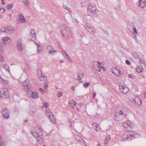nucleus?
Masks as SVG:
<instances>
[{"mask_svg": "<svg viewBox=\"0 0 146 146\" xmlns=\"http://www.w3.org/2000/svg\"><path fill=\"white\" fill-rule=\"evenodd\" d=\"M27 91V96L31 98V93L33 92L31 91L30 90H26Z\"/></svg>", "mask_w": 146, "mask_h": 146, "instance_id": "nucleus-28", "label": "nucleus"}, {"mask_svg": "<svg viewBox=\"0 0 146 146\" xmlns=\"http://www.w3.org/2000/svg\"><path fill=\"white\" fill-rule=\"evenodd\" d=\"M71 88L72 90H73V91H74L75 89L74 88V86H72L71 87Z\"/></svg>", "mask_w": 146, "mask_h": 146, "instance_id": "nucleus-64", "label": "nucleus"}, {"mask_svg": "<svg viewBox=\"0 0 146 146\" xmlns=\"http://www.w3.org/2000/svg\"><path fill=\"white\" fill-rule=\"evenodd\" d=\"M121 89H119L120 92L123 94L127 93L129 91V90L128 88L124 86Z\"/></svg>", "mask_w": 146, "mask_h": 146, "instance_id": "nucleus-12", "label": "nucleus"}, {"mask_svg": "<svg viewBox=\"0 0 146 146\" xmlns=\"http://www.w3.org/2000/svg\"><path fill=\"white\" fill-rule=\"evenodd\" d=\"M4 0H1V1L2 2V5H4L5 4V3L4 2Z\"/></svg>", "mask_w": 146, "mask_h": 146, "instance_id": "nucleus-63", "label": "nucleus"}, {"mask_svg": "<svg viewBox=\"0 0 146 146\" xmlns=\"http://www.w3.org/2000/svg\"><path fill=\"white\" fill-rule=\"evenodd\" d=\"M3 49L0 45V61L2 62L4 61V59L3 58V57L1 55V54L3 53Z\"/></svg>", "mask_w": 146, "mask_h": 146, "instance_id": "nucleus-20", "label": "nucleus"}, {"mask_svg": "<svg viewBox=\"0 0 146 146\" xmlns=\"http://www.w3.org/2000/svg\"><path fill=\"white\" fill-rule=\"evenodd\" d=\"M62 53L64 56L66 57L68 61H70L71 60V59L66 51L64 50H62Z\"/></svg>", "mask_w": 146, "mask_h": 146, "instance_id": "nucleus-19", "label": "nucleus"}, {"mask_svg": "<svg viewBox=\"0 0 146 146\" xmlns=\"http://www.w3.org/2000/svg\"><path fill=\"white\" fill-rule=\"evenodd\" d=\"M96 95V93L95 92H93V98L94 99V98L95 97V96Z\"/></svg>", "mask_w": 146, "mask_h": 146, "instance_id": "nucleus-57", "label": "nucleus"}, {"mask_svg": "<svg viewBox=\"0 0 146 146\" xmlns=\"http://www.w3.org/2000/svg\"><path fill=\"white\" fill-rule=\"evenodd\" d=\"M19 19L21 23H27L25 17L22 15H19Z\"/></svg>", "mask_w": 146, "mask_h": 146, "instance_id": "nucleus-15", "label": "nucleus"}, {"mask_svg": "<svg viewBox=\"0 0 146 146\" xmlns=\"http://www.w3.org/2000/svg\"><path fill=\"white\" fill-rule=\"evenodd\" d=\"M84 27L86 30L91 34L94 35L96 33V30L89 23H87L85 24Z\"/></svg>", "mask_w": 146, "mask_h": 146, "instance_id": "nucleus-6", "label": "nucleus"}, {"mask_svg": "<svg viewBox=\"0 0 146 146\" xmlns=\"http://www.w3.org/2000/svg\"><path fill=\"white\" fill-rule=\"evenodd\" d=\"M22 39L19 38L17 40V48L18 50L19 51H22L24 48L23 46V44L21 42Z\"/></svg>", "mask_w": 146, "mask_h": 146, "instance_id": "nucleus-8", "label": "nucleus"}, {"mask_svg": "<svg viewBox=\"0 0 146 146\" xmlns=\"http://www.w3.org/2000/svg\"><path fill=\"white\" fill-rule=\"evenodd\" d=\"M133 29L134 32L135 34H137L138 35V33L136 28L135 27H134L133 28Z\"/></svg>", "mask_w": 146, "mask_h": 146, "instance_id": "nucleus-50", "label": "nucleus"}, {"mask_svg": "<svg viewBox=\"0 0 146 146\" xmlns=\"http://www.w3.org/2000/svg\"><path fill=\"white\" fill-rule=\"evenodd\" d=\"M30 34L31 35L33 38H34L35 39L36 38V36L35 34V32L34 30H31Z\"/></svg>", "mask_w": 146, "mask_h": 146, "instance_id": "nucleus-24", "label": "nucleus"}, {"mask_svg": "<svg viewBox=\"0 0 146 146\" xmlns=\"http://www.w3.org/2000/svg\"><path fill=\"white\" fill-rule=\"evenodd\" d=\"M99 127V126L98 124V126H97L96 127H95L97 131H99V129H100V128H98Z\"/></svg>", "mask_w": 146, "mask_h": 146, "instance_id": "nucleus-54", "label": "nucleus"}, {"mask_svg": "<svg viewBox=\"0 0 146 146\" xmlns=\"http://www.w3.org/2000/svg\"><path fill=\"white\" fill-rule=\"evenodd\" d=\"M46 114L50 121L52 123L55 124L56 123V120L55 117L49 109H46Z\"/></svg>", "mask_w": 146, "mask_h": 146, "instance_id": "nucleus-5", "label": "nucleus"}, {"mask_svg": "<svg viewBox=\"0 0 146 146\" xmlns=\"http://www.w3.org/2000/svg\"><path fill=\"white\" fill-rule=\"evenodd\" d=\"M130 134L129 135L130 136H131V137H135V136H134L136 134V133L135 132H133L132 134L131 133V134Z\"/></svg>", "mask_w": 146, "mask_h": 146, "instance_id": "nucleus-47", "label": "nucleus"}, {"mask_svg": "<svg viewBox=\"0 0 146 146\" xmlns=\"http://www.w3.org/2000/svg\"><path fill=\"white\" fill-rule=\"evenodd\" d=\"M64 8L67 11L70 12V9L66 5H63Z\"/></svg>", "mask_w": 146, "mask_h": 146, "instance_id": "nucleus-35", "label": "nucleus"}, {"mask_svg": "<svg viewBox=\"0 0 146 146\" xmlns=\"http://www.w3.org/2000/svg\"><path fill=\"white\" fill-rule=\"evenodd\" d=\"M103 32L104 34L106 35H108L109 33L108 32L105 31H103Z\"/></svg>", "mask_w": 146, "mask_h": 146, "instance_id": "nucleus-59", "label": "nucleus"}, {"mask_svg": "<svg viewBox=\"0 0 146 146\" xmlns=\"http://www.w3.org/2000/svg\"><path fill=\"white\" fill-rule=\"evenodd\" d=\"M31 93V98L33 99H36L38 97V95L36 92H33Z\"/></svg>", "mask_w": 146, "mask_h": 146, "instance_id": "nucleus-22", "label": "nucleus"}, {"mask_svg": "<svg viewBox=\"0 0 146 146\" xmlns=\"http://www.w3.org/2000/svg\"><path fill=\"white\" fill-rule=\"evenodd\" d=\"M60 29L62 36L65 38L68 39L72 37V33L66 26H61L60 27Z\"/></svg>", "mask_w": 146, "mask_h": 146, "instance_id": "nucleus-1", "label": "nucleus"}, {"mask_svg": "<svg viewBox=\"0 0 146 146\" xmlns=\"http://www.w3.org/2000/svg\"><path fill=\"white\" fill-rule=\"evenodd\" d=\"M90 82H86L84 83L83 84V86L85 88H87L90 85Z\"/></svg>", "mask_w": 146, "mask_h": 146, "instance_id": "nucleus-32", "label": "nucleus"}, {"mask_svg": "<svg viewBox=\"0 0 146 146\" xmlns=\"http://www.w3.org/2000/svg\"><path fill=\"white\" fill-rule=\"evenodd\" d=\"M126 109H122L119 111L118 113H116L115 115V119L116 121H121L126 118Z\"/></svg>", "mask_w": 146, "mask_h": 146, "instance_id": "nucleus-2", "label": "nucleus"}, {"mask_svg": "<svg viewBox=\"0 0 146 146\" xmlns=\"http://www.w3.org/2000/svg\"><path fill=\"white\" fill-rule=\"evenodd\" d=\"M129 124H128L125 122H123L122 123V125L125 128L126 127H128Z\"/></svg>", "mask_w": 146, "mask_h": 146, "instance_id": "nucleus-38", "label": "nucleus"}, {"mask_svg": "<svg viewBox=\"0 0 146 146\" xmlns=\"http://www.w3.org/2000/svg\"><path fill=\"white\" fill-rule=\"evenodd\" d=\"M0 146H5V144L3 142H0Z\"/></svg>", "mask_w": 146, "mask_h": 146, "instance_id": "nucleus-52", "label": "nucleus"}, {"mask_svg": "<svg viewBox=\"0 0 146 146\" xmlns=\"http://www.w3.org/2000/svg\"><path fill=\"white\" fill-rule=\"evenodd\" d=\"M128 127H126V130L127 131H130L131 130L132 128L133 127V126L131 125L130 124H129Z\"/></svg>", "mask_w": 146, "mask_h": 146, "instance_id": "nucleus-27", "label": "nucleus"}, {"mask_svg": "<svg viewBox=\"0 0 146 146\" xmlns=\"http://www.w3.org/2000/svg\"><path fill=\"white\" fill-rule=\"evenodd\" d=\"M41 51V50H40V49H39V48H37V53L38 54H39Z\"/></svg>", "mask_w": 146, "mask_h": 146, "instance_id": "nucleus-58", "label": "nucleus"}, {"mask_svg": "<svg viewBox=\"0 0 146 146\" xmlns=\"http://www.w3.org/2000/svg\"><path fill=\"white\" fill-rule=\"evenodd\" d=\"M48 81H45L44 82V85H48Z\"/></svg>", "mask_w": 146, "mask_h": 146, "instance_id": "nucleus-56", "label": "nucleus"}, {"mask_svg": "<svg viewBox=\"0 0 146 146\" xmlns=\"http://www.w3.org/2000/svg\"><path fill=\"white\" fill-rule=\"evenodd\" d=\"M47 48L48 51L49 53V54H51L53 52H56V51L54 50V48L52 46H48L47 47Z\"/></svg>", "mask_w": 146, "mask_h": 146, "instance_id": "nucleus-14", "label": "nucleus"}, {"mask_svg": "<svg viewBox=\"0 0 146 146\" xmlns=\"http://www.w3.org/2000/svg\"><path fill=\"white\" fill-rule=\"evenodd\" d=\"M111 72L113 74L118 77H120L121 76V71L116 67L114 68L113 71H112L111 70Z\"/></svg>", "mask_w": 146, "mask_h": 146, "instance_id": "nucleus-10", "label": "nucleus"}, {"mask_svg": "<svg viewBox=\"0 0 146 146\" xmlns=\"http://www.w3.org/2000/svg\"><path fill=\"white\" fill-rule=\"evenodd\" d=\"M36 139L37 141L39 143H41L43 141V139L39 136Z\"/></svg>", "mask_w": 146, "mask_h": 146, "instance_id": "nucleus-29", "label": "nucleus"}, {"mask_svg": "<svg viewBox=\"0 0 146 146\" xmlns=\"http://www.w3.org/2000/svg\"><path fill=\"white\" fill-rule=\"evenodd\" d=\"M37 72L38 74H42V70L40 69H38L37 70Z\"/></svg>", "mask_w": 146, "mask_h": 146, "instance_id": "nucleus-55", "label": "nucleus"}, {"mask_svg": "<svg viewBox=\"0 0 146 146\" xmlns=\"http://www.w3.org/2000/svg\"><path fill=\"white\" fill-rule=\"evenodd\" d=\"M23 2L26 7H28L29 6V2L27 0H24Z\"/></svg>", "mask_w": 146, "mask_h": 146, "instance_id": "nucleus-37", "label": "nucleus"}, {"mask_svg": "<svg viewBox=\"0 0 146 146\" xmlns=\"http://www.w3.org/2000/svg\"><path fill=\"white\" fill-rule=\"evenodd\" d=\"M84 76V73L81 74L79 72L77 73V76L79 78H77V80L79 82L81 80V79Z\"/></svg>", "mask_w": 146, "mask_h": 146, "instance_id": "nucleus-23", "label": "nucleus"}, {"mask_svg": "<svg viewBox=\"0 0 146 146\" xmlns=\"http://www.w3.org/2000/svg\"><path fill=\"white\" fill-rule=\"evenodd\" d=\"M97 8L96 6L91 5L88 6L87 8L88 15L91 17H93L96 13Z\"/></svg>", "mask_w": 146, "mask_h": 146, "instance_id": "nucleus-3", "label": "nucleus"}, {"mask_svg": "<svg viewBox=\"0 0 146 146\" xmlns=\"http://www.w3.org/2000/svg\"><path fill=\"white\" fill-rule=\"evenodd\" d=\"M125 62L127 65H129L131 64L130 62L128 60H125Z\"/></svg>", "mask_w": 146, "mask_h": 146, "instance_id": "nucleus-53", "label": "nucleus"}, {"mask_svg": "<svg viewBox=\"0 0 146 146\" xmlns=\"http://www.w3.org/2000/svg\"><path fill=\"white\" fill-rule=\"evenodd\" d=\"M141 67H137L136 68V71H137L139 73H140L142 72V70L141 68Z\"/></svg>", "mask_w": 146, "mask_h": 146, "instance_id": "nucleus-40", "label": "nucleus"}, {"mask_svg": "<svg viewBox=\"0 0 146 146\" xmlns=\"http://www.w3.org/2000/svg\"><path fill=\"white\" fill-rule=\"evenodd\" d=\"M2 113L3 116L5 118L8 119L9 118L10 113L8 109L5 108V110H3Z\"/></svg>", "mask_w": 146, "mask_h": 146, "instance_id": "nucleus-9", "label": "nucleus"}, {"mask_svg": "<svg viewBox=\"0 0 146 146\" xmlns=\"http://www.w3.org/2000/svg\"><path fill=\"white\" fill-rule=\"evenodd\" d=\"M118 85L119 86V90L120 89H121L123 86L124 85H123V84L119 82L118 83Z\"/></svg>", "mask_w": 146, "mask_h": 146, "instance_id": "nucleus-34", "label": "nucleus"}, {"mask_svg": "<svg viewBox=\"0 0 146 146\" xmlns=\"http://www.w3.org/2000/svg\"><path fill=\"white\" fill-rule=\"evenodd\" d=\"M76 138H77V139H76V140L77 141H79L80 140V139H81L80 137L78 135H76Z\"/></svg>", "mask_w": 146, "mask_h": 146, "instance_id": "nucleus-49", "label": "nucleus"}, {"mask_svg": "<svg viewBox=\"0 0 146 146\" xmlns=\"http://www.w3.org/2000/svg\"><path fill=\"white\" fill-rule=\"evenodd\" d=\"M92 125L93 127L95 128V127H96L97 126H98V124L96 123H94Z\"/></svg>", "mask_w": 146, "mask_h": 146, "instance_id": "nucleus-51", "label": "nucleus"}, {"mask_svg": "<svg viewBox=\"0 0 146 146\" xmlns=\"http://www.w3.org/2000/svg\"><path fill=\"white\" fill-rule=\"evenodd\" d=\"M128 77L130 78H133V77L132 75L131 74H129L128 75Z\"/></svg>", "mask_w": 146, "mask_h": 146, "instance_id": "nucleus-61", "label": "nucleus"}, {"mask_svg": "<svg viewBox=\"0 0 146 146\" xmlns=\"http://www.w3.org/2000/svg\"><path fill=\"white\" fill-rule=\"evenodd\" d=\"M23 85L24 87L25 90H30L31 88V84L29 83V81L27 79L23 82Z\"/></svg>", "mask_w": 146, "mask_h": 146, "instance_id": "nucleus-7", "label": "nucleus"}, {"mask_svg": "<svg viewBox=\"0 0 146 146\" xmlns=\"http://www.w3.org/2000/svg\"><path fill=\"white\" fill-rule=\"evenodd\" d=\"M129 138V137H128L127 135H124L123 136L122 139L123 140L125 141L127 139H128L129 140V139H128Z\"/></svg>", "mask_w": 146, "mask_h": 146, "instance_id": "nucleus-36", "label": "nucleus"}, {"mask_svg": "<svg viewBox=\"0 0 146 146\" xmlns=\"http://www.w3.org/2000/svg\"><path fill=\"white\" fill-rule=\"evenodd\" d=\"M139 60L140 63L143 64L145 62L143 59L139 58Z\"/></svg>", "mask_w": 146, "mask_h": 146, "instance_id": "nucleus-45", "label": "nucleus"}, {"mask_svg": "<svg viewBox=\"0 0 146 146\" xmlns=\"http://www.w3.org/2000/svg\"><path fill=\"white\" fill-rule=\"evenodd\" d=\"M36 111V110L35 108H33L31 109H30V112L31 113H32L33 114L35 113Z\"/></svg>", "mask_w": 146, "mask_h": 146, "instance_id": "nucleus-33", "label": "nucleus"}, {"mask_svg": "<svg viewBox=\"0 0 146 146\" xmlns=\"http://www.w3.org/2000/svg\"><path fill=\"white\" fill-rule=\"evenodd\" d=\"M96 69L98 71L100 72L101 69V66L99 65H97Z\"/></svg>", "mask_w": 146, "mask_h": 146, "instance_id": "nucleus-39", "label": "nucleus"}, {"mask_svg": "<svg viewBox=\"0 0 146 146\" xmlns=\"http://www.w3.org/2000/svg\"><path fill=\"white\" fill-rule=\"evenodd\" d=\"M39 132H31V134H32L34 137L36 139L40 136L42 134V131L40 129H39Z\"/></svg>", "mask_w": 146, "mask_h": 146, "instance_id": "nucleus-11", "label": "nucleus"}, {"mask_svg": "<svg viewBox=\"0 0 146 146\" xmlns=\"http://www.w3.org/2000/svg\"><path fill=\"white\" fill-rule=\"evenodd\" d=\"M101 68L104 71H105L106 70V68L104 67L101 66Z\"/></svg>", "mask_w": 146, "mask_h": 146, "instance_id": "nucleus-60", "label": "nucleus"}, {"mask_svg": "<svg viewBox=\"0 0 146 146\" xmlns=\"http://www.w3.org/2000/svg\"><path fill=\"white\" fill-rule=\"evenodd\" d=\"M48 87V85H44V88L45 89H46Z\"/></svg>", "mask_w": 146, "mask_h": 146, "instance_id": "nucleus-62", "label": "nucleus"}, {"mask_svg": "<svg viewBox=\"0 0 146 146\" xmlns=\"http://www.w3.org/2000/svg\"><path fill=\"white\" fill-rule=\"evenodd\" d=\"M133 56L135 58H139V55L136 54H133Z\"/></svg>", "mask_w": 146, "mask_h": 146, "instance_id": "nucleus-46", "label": "nucleus"}, {"mask_svg": "<svg viewBox=\"0 0 146 146\" xmlns=\"http://www.w3.org/2000/svg\"><path fill=\"white\" fill-rule=\"evenodd\" d=\"M5 11V8H0V13H3Z\"/></svg>", "mask_w": 146, "mask_h": 146, "instance_id": "nucleus-43", "label": "nucleus"}, {"mask_svg": "<svg viewBox=\"0 0 146 146\" xmlns=\"http://www.w3.org/2000/svg\"><path fill=\"white\" fill-rule=\"evenodd\" d=\"M139 5V7H140L141 8H143L146 7V2L144 1L143 0H139L138 2Z\"/></svg>", "mask_w": 146, "mask_h": 146, "instance_id": "nucleus-13", "label": "nucleus"}, {"mask_svg": "<svg viewBox=\"0 0 146 146\" xmlns=\"http://www.w3.org/2000/svg\"><path fill=\"white\" fill-rule=\"evenodd\" d=\"M44 106L46 108L49 106L47 102H46L44 103H43Z\"/></svg>", "mask_w": 146, "mask_h": 146, "instance_id": "nucleus-48", "label": "nucleus"}, {"mask_svg": "<svg viewBox=\"0 0 146 146\" xmlns=\"http://www.w3.org/2000/svg\"><path fill=\"white\" fill-rule=\"evenodd\" d=\"M110 140V136L108 135L105 139V146H107V144L108 143V141Z\"/></svg>", "mask_w": 146, "mask_h": 146, "instance_id": "nucleus-25", "label": "nucleus"}, {"mask_svg": "<svg viewBox=\"0 0 146 146\" xmlns=\"http://www.w3.org/2000/svg\"><path fill=\"white\" fill-rule=\"evenodd\" d=\"M75 102L73 100H71L70 102V105L71 106H75Z\"/></svg>", "mask_w": 146, "mask_h": 146, "instance_id": "nucleus-31", "label": "nucleus"}, {"mask_svg": "<svg viewBox=\"0 0 146 146\" xmlns=\"http://www.w3.org/2000/svg\"><path fill=\"white\" fill-rule=\"evenodd\" d=\"M133 102L139 105H140L141 103V100L138 97H135V98L133 99Z\"/></svg>", "mask_w": 146, "mask_h": 146, "instance_id": "nucleus-16", "label": "nucleus"}, {"mask_svg": "<svg viewBox=\"0 0 146 146\" xmlns=\"http://www.w3.org/2000/svg\"><path fill=\"white\" fill-rule=\"evenodd\" d=\"M38 79L41 81H43L47 80V78L44 76L42 75V74H38Z\"/></svg>", "mask_w": 146, "mask_h": 146, "instance_id": "nucleus-17", "label": "nucleus"}, {"mask_svg": "<svg viewBox=\"0 0 146 146\" xmlns=\"http://www.w3.org/2000/svg\"><path fill=\"white\" fill-rule=\"evenodd\" d=\"M6 28V34H9L12 33V31L14 30L13 28L11 27H7Z\"/></svg>", "mask_w": 146, "mask_h": 146, "instance_id": "nucleus-18", "label": "nucleus"}, {"mask_svg": "<svg viewBox=\"0 0 146 146\" xmlns=\"http://www.w3.org/2000/svg\"><path fill=\"white\" fill-rule=\"evenodd\" d=\"M9 97V94L8 90L6 88L0 89V99H6Z\"/></svg>", "mask_w": 146, "mask_h": 146, "instance_id": "nucleus-4", "label": "nucleus"}, {"mask_svg": "<svg viewBox=\"0 0 146 146\" xmlns=\"http://www.w3.org/2000/svg\"><path fill=\"white\" fill-rule=\"evenodd\" d=\"M2 40L4 42H10L11 41V40L8 37H4L2 38Z\"/></svg>", "mask_w": 146, "mask_h": 146, "instance_id": "nucleus-21", "label": "nucleus"}, {"mask_svg": "<svg viewBox=\"0 0 146 146\" xmlns=\"http://www.w3.org/2000/svg\"><path fill=\"white\" fill-rule=\"evenodd\" d=\"M1 32H4L6 34V28H1Z\"/></svg>", "mask_w": 146, "mask_h": 146, "instance_id": "nucleus-44", "label": "nucleus"}, {"mask_svg": "<svg viewBox=\"0 0 146 146\" xmlns=\"http://www.w3.org/2000/svg\"><path fill=\"white\" fill-rule=\"evenodd\" d=\"M13 4H8L7 6V7L8 10H11L13 7Z\"/></svg>", "mask_w": 146, "mask_h": 146, "instance_id": "nucleus-30", "label": "nucleus"}, {"mask_svg": "<svg viewBox=\"0 0 146 146\" xmlns=\"http://www.w3.org/2000/svg\"><path fill=\"white\" fill-rule=\"evenodd\" d=\"M3 68L4 69H5L6 71H7L9 73L10 72L9 69V67L8 65H5L4 66Z\"/></svg>", "mask_w": 146, "mask_h": 146, "instance_id": "nucleus-26", "label": "nucleus"}, {"mask_svg": "<svg viewBox=\"0 0 146 146\" xmlns=\"http://www.w3.org/2000/svg\"><path fill=\"white\" fill-rule=\"evenodd\" d=\"M39 90L40 91V93L42 94H43L44 93V90L42 88H40L39 89Z\"/></svg>", "mask_w": 146, "mask_h": 146, "instance_id": "nucleus-42", "label": "nucleus"}, {"mask_svg": "<svg viewBox=\"0 0 146 146\" xmlns=\"http://www.w3.org/2000/svg\"><path fill=\"white\" fill-rule=\"evenodd\" d=\"M62 92H60L58 93L57 94V96L58 97H60L62 96Z\"/></svg>", "mask_w": 146, "mask_h": 146, "instance_id": "nucleus-41", "label": "nucleus"}]
</instances>
